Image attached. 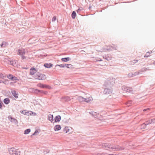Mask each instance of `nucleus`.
<instances>
[{
    "instance_id": "obj_1",
    "label": "nucleus",
    "mask_w": 155,
    "mask_h": 155,
    "mask_svg": "<svg viewBox=\"0 0 155 155\" xmlns=\"http://www.w3.org/2000/svg\"><path fill=\"white\" fill-rule=\"evenodd\" d=\"M102 147L103 149L110 151L122 150L124 149V148L123 147L109 143H103L102 144Z\"/></svg>"
},
{
    "instance_id": "obj_2",
    "label": "nucleus",
    "mask_w": 155,
    "mask_h": 155,
    "mask_svg": "<svg viewBox=\"0 0 155 155\" xmlns=\"http://www.w3.org/2000/svg\"><path fill=\"white\" fill-rule=\"evenodd\" d=\"M9 154L11 155H20V153L18 150L14 148H11L9 150Z\"/></svg>"
},
{
    "instance_id": "obj_3",
    "label": "nucleus",
    "mask_w": 155,
    "mask_h": 155,
    "mask_svg": "<svg viewBox=\"0 0 155 155\" xmlns=\"http://www.w3.org/2000/svg\"><path fill=\"white\" fill-rule=\"evenodd\" d=\"M35 78L39 80H45L46 79V76L44 74L38 73L35 76Z\"/></svg>"
},
{
    "instance_id": "obj_4",
    "label": "nucleus",
    "mask_w": 155,
    "mask_h": 155,
    "mask_svg": "<svg viewBox=\"0 0 155 155\" xmlns=\"http://www.w3.org/2000/svg\"><path fill=\"white\" fill-rule=\"evenodd\" d=\"M25 54V51L24 49L21 48L18 49V54L21 55V58L22 59H24L25 58V57L24 55Z\"/></svg>"
},
{
    "instance_id": "obj_5",
    "label": "nucleus",
    "mask_w": 155,
    "mask_h": 155,
    "mask_svg": "<svg viewBox=\"0 0 155 155\" xmlns=\"http://www.w3.org/2000/svg\"><path fill=\"white\" fill-rule=\"evenodd\" d=\"M8 120L11 121L12 123L17 124L18 122L17 120L14 118H13L11 116H9L8 117Z\"/></svg>"
},
{
    "instance_id": "obj_6",
    "label": "nucleus",
    "mask_w": 155,
    "mask_h": 155,
    "mask_svg": "<svg viewBox=\"0 0 155 155\" xmlns=\"http://www.w3.org/2000/svg\"><path fill=\"white\" fill-rule=\"evenodd\" d=\"M37 85L38 86L40 87H41L42 88H48V89H51V87L49 85H45V84H42L41 83L38 84Z\"/></svg>"
},
{
    "instance_id": "obj_7",
    "label": "nucleus",
    "mask_w": 155,
    "mask_h": 155,
    "mask_svg": "<svg viewBox=\"0 0 155 155\" xmlns=\"http://www.w3.org/2000/svg\"><path fill=\"white\" fill-rule=\"evenodd\" d=\"M20 112L21 113L28 116H29L31 115V111H28L26 110H22L21 111H20Z\"/></svg>"
},
{
    "instance_id": "obj_8",
    "label": "nucleus",
    "mask_w": 155,
    "mask_h": 155,
    "mask_svg": "<svg viewBox=\"0 0 155 155\" xmlns=\"http://www.w3.org/2000/svg\"><path fill=\"white\" fill-rule=\"evenodd\" d=\"M71 128L68 127H66L64 129L63 131L67 134H70L71 133Z\"/></svg>"
},
{
    "instance_id": "obj_9",
    "label": "nucleus",
    "mask_w": 155,
    "mask_h": 155,
    "mask_svg": "<svg viewBox=\"0 0 155 155\" xmlns=\"http://www.w3.org/2000/svg\"><path fill=\"white\" fill-rule=\"evenodd\" d=\"M84 102L87 103H91L93 100L92 97L91 96L88 97L86 98H84Z\"/></svg>"
},
{
    "instance_id": "obj_10",
    "label": "nucleus",
    "mask_w": 155,
    "mask_h": 155,
    "mask_svg": "<svg viewBox=\"0 0 155 155\" xmlns=\"http://www.w3.org/2000/svg\"><path fill=\"white\" fill-rule=\"evenodd\" d=\"M90 113L95 118H100V115L99 114L96 112L91 111V112H90Z\"/></svg>"
},
{
    "instance_id": "obj_11",
    "label": "nucleus",
    "mask_w": 155,
    "mask_h": 155,
    "mask_svg": "<svg viewBox=\"0 0 155 155\" xmlns=\"http://www.w3.org/2000/svg\"><path fill=\"white\" fill-rule=\"evenodd\" d=\"M104 92L106 94H112V91L110 89H105Z\"/></svg>"
},
{
    "instance_id": "obj_12",
    "label": "nucleus",
    "mask_w": 155,
    "mask_h": 155,
    "mask_svg": "<svg viewBox=\"0 0 155 155\" xmlns=\"http://www.w3.org/2000/svg\"><path fill=\"white\" fill-rule=\"evenodd\" d=\"M37 71V70L35 68H31L30 70V74L31 75H33L36 73Z\"/></svg>"
},
{
    "instance_id": "obj_13",
    "label": "nucleus",
    "mask_w": 155,
    "mask_h": 155,
    "mask_svg": "<svg viewBox=\"0 0 155 155\" xmlns=\"http://www.w3.org/2000/svg\"><path fill=\"white\" fill-rule=\"evenodd\" d=\"M7 78L10 79H12L13 80H18L16 77L11 74H10L8 76Z\"/></svg>"
},
{
    "instance_id": "obj_14",
    "label": "nucleus",
    "mask_w": 155,
    "mask_h": 155,
    "mask_svg": "<svg viewBox=\"0 0 155 155\" xmlns=\"http://www.w3.org/2000/svg\"><path fill=\"white\" fill-rule=\"evenodd\" d=\"M48 119L52 123H54L53 116L52 115L50 114L48 116Z\"/></svg>"
},
{
    "instance_id": "obj_15",
    "label": "nucleus",
    "mask_w": 155,
    "mask_h": 155,
    "mask_svg": "<svg viewBox=\"0 0 155 155\" xmlns=\"http://www.w3.org/2000/svg\"><path fill=\"white\" fill-rule=\"evenodd\" d=\"M61 120V117L60 115H58L55 117L54 118V122H59Z\"/></svg>"
},
{
    "instance_id": "obj_16",
    "label": "nucleus",
    "mask_w": 155,
    "mask_h": 155,
    "mask_svg": "<svg viewBox=\"0 0 155 155\" xmlns=\"http://www.w3.org/2000/svg\"><path fill=\"white\" fill-rule=\"evenodd\" d=\"M61 127L59 125H55L54 127V130L55 131H58L61 129Z\"/></svg>"
},
{
    "instance_id": "obj_17",
    "label": "nucleus",
    "mask_w": 155,
    "mask_h": 155,
    "mask_svg": "<svg viewBox=\"0 0 155 155\" xmlns=\"http://www.w3.org/2000/svg\"><path fill=\"white\" fill-rule=\"evenodd\" d=\"M124 90L125 91L128 92H131L133 91L132 88L128 87H124Z\"/></svg>"
},
{
    "instance_id": "obj_18",
    "label": "nucleus",
    "mask_w": 155,
    "mask_h": 155,
    "mask_svg": "<svg viewBox=\"0 0 155 155\" xmlns=\"http://www.w3.org/2000/svg\"><path fill=\"white\" fill-rule=\"evenodd\" d=\"M77 99L80 102H84L85 100L84 98L81 96H79L78 97Z\"/></svg>"
},
{
    "instance_id": "obj_19",
    "label": "nucleus",
    "mask_w": 155,
    "mask_h": 155,
    "mask_svg": "<svg viewBox=\"0 0 155 155\" xmlns=\"http://www.w3.org/2000/svg\"><path fill=\"white\" fill-rule=\"evenodd\" d=\"M12 94L13 96L15 98H18V93H17L15 91H12Z\"/></svg>"
},
{
    "instance_id": "obj_20",
    "label": "nucleus",
    "mask_w": 155,
    "mask_h": 155,
    "mask_svg": "<svg viewBox=\"0 0 155 155\" xmlns=\"http://www.w3.org/2000/svg\"><path fill=\"white\" fill-rule=\"evenodd\" d=\"M53 64L51 63H45L44 64V66L46 68H50L52 67Z\"/></svg>"
},
{
    "instance_id": "obj_21",
    "label": "nucleus",
    "mask_w": 155,
    "mask_h": 155,
    "mask_svg": "<svg viewBox=\"0 0 155 155\" xmlns=\"http://www.w3.org/2000/svg\"><path fill=\"white\" fill-rule=\"evenodd\" d=\"M70 58L69 57L63 58L61 59V61L63 62H65L69 61L70 60Z\"/></svg>"
},
{
    "instance_id": "obj_22",
    "label": "nucleus",
    "mask_w": 155,
    "mask_h": 155,
    "mask_svg": "<svg viewBox=\"0 0 155 155\" xmlns=\"http://www.w3.org/2000/svg\"><path fill=\"white\" fill-rule=\"evenodd\" d=\"M4 103L6 104H8L10 102V100L8 98H5L4 100Z\"/></svg>"
},
{
    "instance_id": "obj_23",
    "label": "nucleus",
    "mask_w": 155,
    "mask_h": 155,
    "mask_svg": "<svg viewBox=\"0 0 155 155\" xmlns=\"http://www.w3.org/2000/svg\"><path fill=\"white\" fill-rule=\"evenodd\" d=\"M64 100L65 101H69L71 99L69 97H66L63 98Z\"/></svg>"
},
{
    "instance_id": "obj_24",
    "label": "nucleus",
    "mask_w": 155,
    "mask_h": 155,
    "mask_svg": "<svg viewBox=\"0 0 155 155\" xmlns=\"http://www.w3.org/2000/svg\"><path fill=\"white\" fill-rule=\"evenodd\" d=\"M76 13L74 11H73L71 14V16L73 19H74L76 17Z\"/></svg>"
},
{
    "instance_id": "obj_25",
    "label": "nucleus",
    "mask_w": 155,
    "mask_h": 155,
    "mask_svg": "<svg viewBox=\"0 0 155 155\" xmlns=\"http://www.w3.org/2000/svg\"><path fill=\"white\" fill-rule=\"evenodd\" d=\"M65 66L68 68H72V65L70 64H65Z\"/></svg>"
},
{
    "instance_id": "obj_26",
    "label": "nucleus",
    "mask_w": 155,
    "mask_h": 155,
    "mask_svg": "<svg viewBox=\"0 0 155 155\" xmlns=\"http://www.w3.org/2000/svg\"><path fill=\"white\" fill-rule=\"evenodd\" d=\"M151 52H147L146 55L144 56L145 57H148L150 56V54H151Z\"/></svg>"
},
{
    "instance_id": "obj_27",
    "label": "nucleus",
    "mask_w": 155,
    "mask_h": 155,
    "mask_svg": "<svg viewBox=\"0 0 155 155\" xmlns=\"http://www.w3.org/2000/svg\"><path fill=\"white\" fill-rule=\"evenodd\" d=\"M132 104V102L131 101H129L127 102L126 104L128 106H130Z\"/></svg>"
},
{
    "instance_id": "obj_28",
    "label": "nucleus",
    "mask_w": 155,
    "mask_h": 155,
    "mask_svg": "<svg viewBox=\"0 0 155 155\" xmlns=\"http://www.w3.org/2000/svg\"><path fill=\"white\" fill-rule=\"evenodd\" d=\"M30 129H27L25 130L24 134H28L30 132Z\"/></svg>"
},
{
    "instance_id": "obj_29",
    "label": "nucleus",
    "mask_w": 155,
    "mask_h": 155,
    "mask_svg": "<svg viewBox=\"0 0 155 155\" xmlns=\"http://www.w3.org/2000/svg\"><path fill=\"white\" fill-rule=\"evenodd\" d=\"M107 153H98L96 154V155H107Z\"/></svg>"
},
{
    "instance_id": "obj_30",
    "label": "nucleus",
    "mask_w": 155,
    "mask_h": 155,
    "mask_svg": "<svg viewBox=\"0 0 155 155\" xmlns=\"http://www.w3.org/2000/svg\"><path fill=\"white\" fill-rule=\"evenodd\" d=\"M5 76L2 73H0V78L3 79L4 78H5Z\"/></svg>"
},
{
    "instance_id": "obj_31",
    "label": "nucleus",
    "mask_w": 155,
    "mask_h": 155,
    "mask_svg": "<svg viewBox=\"0 0 155 155\" xmlns=\"http://www.w3.org/2000/svg\"><path fill=\"white\" fill-rule=\"evenodd\" d=\"M155 122V119H151V121L149 123V124H151L152 123H154Z\"/></svg>"
},
{
    "instance_id": "obj_32",
    "label": "nucleus",
    "mask_w": 155,
    "mask_h": 155,
    "mask_svg": "<svg viewBox=\"0 0 155 155\" xmlns=\"http://www.w3.org/2000/svg\"><path fill=\"white\" fill-rule=\"evenodd\" d=\"M8 80H5L4 81H2L0 80V83H4L5 84H6V82L7 81H8Z\"/></svg>"
},
{
    "instance_id": "obj_33",
    "label": "nucleus",
    "mask_w": 155,
    "mask_h": 155,
    "mask_svg": "<svg viewBox=\"0 0 155 155\" xmlns=\"http://www.w3.org/2000/svg\"><path fill=\"white\" fill-rule=\"evenodd\" d=\"M57 66H59L61 68H64V67L65 66V65H63V64H58L57 65Z\"/></svg>"
},
{
    "instance_id": "obj_34",
    "label": "nucleus",
    "mask_w": 155,
    "mask_h": 155,
    "mask_svg": "<svg viewBox=\"0 0 155 155\" xmlns=\"http://www.w3.org/2000/svg\"><path fill=\"white\" fill-rule=\"evenodd\" d=\"M56 20V16H54L53 17L52 19V21H55Z\"/></svg>"
},
{
    "instance_id": "obj_35",
    "label": "nucleus",
    "mask_w": 155,
    "mask_h": 155,
    "mask_svg": "<svg viewBox=\"0 0 155 155\" xmlns=\"http://www.w3.org/2000/svg\"><path fill=\"white\" fill-rule=\"evenodd\" d=\"M33 115L34 116H36V115L37 114L31 111V115Z\"/></svg>"
},
{
    "instance_id": "obj_36",
    "label": "nucleus",
    "mask_w": 155,
    "mask_h": 155,
    "mask_svg": "<svg viewBox=\"0 0 155 155\" xmlns=\"http://www.w3.org/2000/svg\"><path fill=\"white\" fill-rule=\"evenodd\" d=\"M83 10V9L82 8H79L77 10V12H79V11H81V10Z\"/></svg>"
},
{
    "instance_id": "obj_37",
    "label": "nucleus",
    "mask_w": 155,
    "mask_h": 155,
    "mask_svg": "<svg viewBox=\"0 0 155 155\" xmlns=\"http://www.w3.org/2000/svg\"><path fill=\"white\" fill-rule=\"evenodd\" d=\"M137 61H138V60H134L132 62H133V63H135L137 62Z\"/></svg>"
},
{
    "instance_id": "obj_38",
    "label": "nucleus",
    "mask_w": 155,
    "mask_h": 155,
    "mask_svg": "<svg viewBox=\"0 0 155 155\" xmlns=\"http://www.w3.org/2000/svg\"><path fill=\"white\" fill-rule=\"evenodd\" d=\"M2 104L3 103H2V102L1 101H0V108L2 107Z\"/></svg>"
},
{
    "instance_id": "obj_39",
    "label": "nucleus",
    "mask_w": 155,
    "mask_h": 155,
    "mask_svg": "<svg viewBox=\"0 0 155 155\" xmlns=\"http://www.w3.org/2000/svg\"><path fill=\"white\" fill-rule=\"evenodd\" d=\"M149 108H147V109H144L143 110V111H146L147 110H149Z\"/></svg>"
},
{
    "instance_id": "obj_40",
    "label": "nucleus",
    "mask_w": 155,
    "mask_h": 155,
    "mask_svg": "<svg viewBox=\"0 0 155 155\" xmlns=\"http://www.w3.org/2000/svg\"><path fill=\"white\" fill-rule=\"evenodd\" d=\"M142 126H144L145 127H146V126L145 124H143L142 125Z\"/></svg>"
},
{
    "instance_id": "obj_41",
    "label": "nucleus",
    "mask_w": 155,
    "mask_h": 155,
    "mask_svg": "<svg viewBox=\"0 0 155 155\" xmlns=\"http://www.w3.org/2000/svg\"><path fill=\"white\" fill-rule=\"evenodd\" d=\"M4 45V44L3 43H2V44H1V47H2L3 46V45Z\"/></svg>"
},
{
    "instance_id": "obj_42",
    "label": "nucleus",
    "mask_w": 155,
    "mask_h": 155,
    "mask_svg": "<svg viewBox=\"0 0 155 155\" xmlns=\"http://www.w3.org/2000/svg\"><path fill=\"white\" fill-rule=\"evenodd\" d=\"M107 155H113V154H107Z\"/></svg>"
},
{
    "instance_id": "obj_43",
    "label": "nucleus",
    "mask_w": 155,
    "mask_h": 155,
    "mask_svg": "<svg viewBox=\"0 0 155 155\" xmlns=\"http://www.w3.org/2000/svg\"><path fill=\"white\" fill-rule=\"evenodd\" d=\"M113 155H118L117 154H113Z\"/></svg>"
}]
</instances>
